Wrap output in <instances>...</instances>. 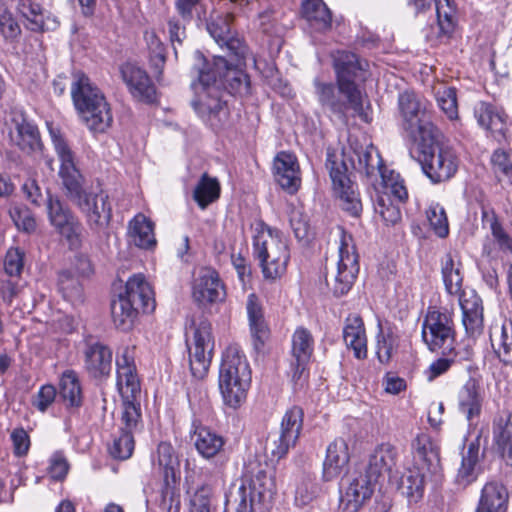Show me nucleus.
<instances>
[{
	"label": "nucleus",
	"instance_id": "obj_1",
	"mask_svg": "<svg viewBox=\"0 0 512 512\" xmlns=\"http://www.w3.org/2000/svg\"><path fill=\"white\" fill-rule=\"evenodd\" d=\"M248 55L249 51L238 61L235 53H225L214 57L212 69L197 68L198 80L192 83L197 99L192 105L212 126H218L228 114L220 99L221 87L231 94L249 93V77L242 70Z\"/></svg>",
	"mask_w": 512,
	"mask_h": 512
},
{
	"label": "nucleus",
	"instance_id": "obj_2",
	"mask_svg": "<svg viewBox=\"0 0 512 512\" xmlns=\"http://www.w3.org/2000/svg\"><path fill=\"white\" fill-rule=\"evenodd\" d=\"M350 152H343L340 156L328 152L326 167L329 170L335 193L338 195L342 209L351 216L358 217L362 211V203L357 192V185L348 176V166L345 157L351 167L363 174L369 180H377L381 172L386 168L377 148L373 145L351 146Z\"/></svg>",
	"mask_w": 512,
	"mask_h": 512
},
{
	"label": "nucleus",
	"instance_id": "obj_3",
	"mask_svg": "<svg viewBox=\"0 0 512 512\" xmlns=\"http://www.w3.org/2000/svg\"><path fill=\"white\" fill-rule=\"evenodd\" d=\"M332 58L337 87L315 79L317 99L322 107L342 119L348 109L360 114L363 110L362 94L355 81L362 78L363 66L357 55L351 52L337 51Z\"/></svg>",
	"mask_w": 512,
	"mask_h": 512
},
{
	"label": "nucleus",
	"instance_id": "obj_4",
	"mask_svg": "<svg viewBox=\"0 0 512 512\" xmlns=\"http://www.w3.org/2000/svg\"><path fill=\"white\" fill-rule=\"evenodd\" d=\"M71 96L76 110L86 126L94 132H104L113 121L112 113L103 93L88 76L74 74Z\"/></svg>",
	"mask_w": 512,
	"mask_h": 512
},
{
	"label": "nucleus",
	"instance_id": "obj_5",
	"mask_svg": "<svg viewBox=\"0 0 512 512\" xmlns=\"http://www.w3.org/2000/svg\"><path fill=\"white\" fill-rule=\"evenodd\" d=\"M251 383V370L245 355L236 345L225 350L219 370V389L223 403L232 409L246 400Z\"/></svg>",
	"mask_w": 512,
	"mask_h": 512
},
{
	"label": "nucleus",
	"instance_id": "obj_6",
	"mask_svg": "<svg viewBox=\"0 0 512 512\" xmlns=\"http://www.w3.org/2000/svg\"><path fill=\"white\" fill-rule=\"evenodd\" d=\"M461 264L456 262L451 254H446L441 262L442 278L446 291L459 297L462 309V322L466 333L471 337L480 335L483 331V307L477 295L466 298L462 292L463 277L460 272Z\"/></svg>",
	"mask_w": 512,
	"mask_h": 512
},
{
	"label": "nucleus",
	"instance_id": "obj_7",
	"mask_svg": "<svg viewBox=\"0 0 512 512\" xmlns=\"http://www.w3.org/2000/svg\"><path fill=\"white\" fill-rule=\"evenodd\" d=\"M253 255L265 279L274 281L286 273L290 252L286 240L277 231L261 226L253 237Z\"/></svg>",
	"mask_w": 512,
	"mask_h": 512
},
{
	"label": "nucleus",
	"instance_id": "obj_8",
	"mask_svg": "<svg viewBox=\"0 0 512 512\" xmlns=\"http://www.w3.org/2000/svg\"><path fill=\"white\" fill-rule=\"evenodd\" d=\"M439 130L431 139H419V161L425 175L433 183L451 179L458 170V157L448 145L438 140Z\"/></svg>",
	"mask_w": 512,
	"mask_h": 512
},
{
	"label": "nucleus",
	"instance_id": "obj_9",
	"mask_svg": "<svg viewBox=\"0 0 512 512\" xmlns=\"http://www.w3.org/2000/svg\"><path fill=\"white\" fill-rule=\"evenodd\" d=\"M398 111L403 129L415 141L431 139L437 127L430 120L425 104L413 91L405 90L398 95Z\"/></svg>",
	"mask_w": 512,
	"mask_h": 512
},
{
	"label": "nucleus",
	"instance_id": "obj_10",
	"mask_svg": "<svg viewBox=\"0 0 512 512\" xmlns=\"http://www.w3.org/2000/svg\"><path fill=\"white\" fill-rule=\"evenodd\" d=\"M50 136L55 152L60 161L59 177L66 197L74 203L87 192L84 185V177L76 167L75 155L62 133L50 128Z\"/></svg>",
	"mask_w": 512,
	"mask_h": 512
},
{
	"label": "nucleus",
	"instance_id": "obj_11",
	"mask_svg": "<svg viewBox=\"0 0 512 512\" xmlns=\"http://www.w3.org/2000/svg\"><path fill=\"white\" fill-rule=\"evenodd\" d=\"M348 239L351 240V237L342 233L337 265L325 276L327 286L337 297L348 293L359 273L358 255Z\"/></svg>",
	"mask_w": 512,
	"mask_h": 512
},
{
	"label": "nucleus",
	"instance_id": "obj_12",
	"mask_svg": "<svg viewBox=\"0 0 512 512\" xmlns=\"http://www.w3.org/2000/svg\"><path fill=\"white\" fill-rule=\"evenodd\" d=\"M187 347L192 375L198 379L204 378L211 365L214 350L212 325L209 321H200L193 332L192 340H187Z\"/></svg>",
	"mask_w": 512,
	"mask_h": 512
},
{
	"label": "nucleus",
	"instance_id": "obj_13",
	"mask_svg": "<svg viewBox=\"0 0 512 512\" xmlns=\"http://www.w3.org/2000/svg\"><path fill=\"white\" fill-rule=\"evenodd\" d=\"M455 330L452 315L436 307H429L422 324V338L431 351L450 347Z\"/></svg>",
	"mask_w": 512,
	"mask_h": 512
},
{
	"label": "nucleus",
	"instance_id": "obj_14",
	"mask_svg": "<svg viewBox=\"0 0 512 512\" xmlns=\"http://www.w3.org/2000/svg\"><path fill=\"white\" fill-rule=\"evenodd\" d=\"M234 16L231 12L224 15H211L206 21V29L215 42L225 50V53H235L239 61L245 53L248 52L247 45L239 38L233 35L231 24Z\"/></svg>",
	"mask_w": 512,
	"mask_h": 512
},
{
	"label": "nucleus",
	"instance_id": "obj_15",
	"mask_svg": "<svg viewBox=\"0 0 512 512\" xmlns=\"http://www.w3.org/2000/svg\"><path fill=\"white\" fill-rule=\"evenodd\" d=\"M376 483L362 471L353 473L342 488L339 511L359 512L365 503L371 498Z\"/></svg>",
	"mask_w": 512,
	"mask_h": 512
},
{
	"label": "nucleus",
	"instance_id": "obj_16",
	"mask_svg": "<svg viewBox=\"0 0 512 512\" xmlns=\"http://www.w3.org/2000/svg\"><path fill=\"white\" fill-rule=\"evenodd\" d=\"M74 204L85 214L89 227L100 231L108 226L112 209L104 192H85Z\"/></svg>",
	"mask_w": 512,
	"mask_h": 512
},
{
	"label": "nucleus",
	"instance_id": "obj_17",
	"mask_svg": "<svg viewBox=\"0 0 512 512\" xmlns=\"http://www.w3.org/2000/svg\"><path fill=\"white\" fill-rule=\"evenodd\" d=\"M47 194V214L51 225L73 243L78 240L82 230L79 219L58 197Z\"/></svg>",
	"mask_w": 512,
	"mask_h": 512
},
{
	"label": "nucleus",
	"instance_id": "obj_18",
	"mask_svg": "<svg viewBox=\"0 0 512 512\" xmlns=\"http://www.w3.org/2000/svg\"><path fill=\"white\" fill-rule=\"evenodd\" d=\"M120 74L129 93L135 100L146 104L156 102V88L144 69L133 63H125L120 67Z\"/></svg>",
	"mask_w": 512,
	"mask_h": 512
},
{
	"label": "nucleus",
	"instance_id": "obj_19",
	"mask_svg": "<svg viewBox=\"0 0 512 512\" xmlns=\"http://www.w3.org/2000/svg\"><path fill=\"white\" fill-rule=\"evenodd\" d=\"M192 297L201 306L224 301L226 291L219 274L210 268L202 269L194 280Z\"/></svg>",
	"mask_w": 512,
	"mask_h": 512
},
{
	"label": "nucleus",
	"instance_id": "obj_20",
	"mask_svg": "<svg viewBox=\"0 0 512 512\" xmlns=\"http://www.w3.org/2000/svg\"><path fill=\"white\" fill-rule=\"evenodd\" d=\"M314 349V339L309 330L299 327L292 336V357L291 367L293 370L292 380L296 383L305 381L308 377L306 372Z\"/></svg>",
	"mask_w": 512,
	"mask_h": 512
},
{
	"label": "nucleus",
	"instance_id": "obj_21",
	"mask_svg": "<svg viewBox=\"0 0 512 512\" xmlns=\"http://www.w3.org/2000/svg\"><path fill=\"white\" fill-rule=\"evenodd\" d=\"M117 386L122 399H138L140 397V381L136 373L133 351L126 348L116 360Z\"/></svg>",
	"mask_w": 512,
	"mask_h": 512
},
{
	"label": "nucleus",
	"instance_id": "obj_22",
	"mask_svg": "<svg viewBox=\"0 0 512 512\" xmlns=\"http://www.w3.org/2000/svg\"><path fill=\"white\" fill-rule=\"evenodd\" d=\"M10 141L27 156L37 158L42 154L43 143L37 126L24 118L15 121L14 128L10 131Z\"/></svg>",
	"mask_w": 512,
	"mask_h": 512
},
{
	"label": "nucleus",
	"instance_id": "obj_23",
	"mask_svg": "<svg viewBox=\"0 0 512 512\" xmlns=\"http://www.w3.org/2000/svg\"><path fill=\"white\" fill-rule=\"evenodd\" d=\"M84 354V367L93 378L108 376L112 369V351L99 341H87Z\"/></svg>",
	"mask_w": 512,
	"mask_h": 512
},
{
	"label": "nucleus",
	"instance_id": "obj_24",
	"mask_svg": "<svg viewBox=\"0 0 512 512\" xmlns=\"http://www.w3.org/2000/svg\"><path fill=\"white\" fill-rule=\"evenodd\" d=\"M350 461L347 442L343 438H336L327 449L323 462L322 478L329 482L339 478L346 472Z\"/></svg>",
	"mask_w": 512,
	"mask_h": 512
},
{
	"label": "nucleus",
	"instance_id": "obj_25",
	"mask_svg": "<svg viewBox=\"0 0 512 512\" xmlns=\"http://www.w3.org/2000/svg\"><path fill=\"white\" fill-rule=\"evenodd\" d=\"M274 175L282 189L290 194L298 191L301 185L300 168L297 158L286 152H280L274 160Z\"/></svg>",
	"mask_w": 512,
	"mask_h": 512
},
{
	"label": "nucleus",
	"instance_id": "obj_26",
	"mask_svg": "<svg viewBox=\"0 0 512 512\" xmlns=\"http://www.w3.org/2000/svg\"><path fill=\"white\" fill-rule=\"evenodd\" d=\"M396 459V448L389 443H382L370 454L368 464L362 472L377 484L385 473L391 471Z\"/></svg>",
	"mask_w": 512,
	"mask_h": 512
},
{
	"label": "nucleus",
	"instance_id": "obj_27",
	"mask_svg": "<svg viewBox=\"0 0 512 512\" xmlns=\"http://www.w3.org/2000/svg\"><path fill=\"white\" fill-rule=\"evenodd\" d=\"M241 501L236 512H252V505L248 504L245 492L246 486L243 483L239 487ZM190 512H216V497L210 485L203 484L198 487L190 498Z\"/></svg>",
	"mask_w": 512,
	"mask_h": 512
},
{
	"label": "nucleus",
	"instance_id": "obj_28",
	"mask_svg": "<svg viewBox=\"0 0 512 512\" xmlns=\"http://www.w3.org/2000/svg\"><path fill=\"white\" fill-rule=\"evenodd\" d=\"M120 294L131 300L143 313L152 312L155 309L153 290L142 274L129 277L124 292Z\"/></svg>",
	"mask_w": 512,
	"mask_h": 512
},
{
	"label": "nucleus",
	"instance_id": "obj_29",
	"mask_svg": "<svg viewBox=\"0 0 512 512\" xmlns=\"http://www.w3.org/2000/svg\"><path fill=\"white\" fill-rule=\"evenodd\" d=\"M246 310L253 338V345L255 350L260 352L266 341L269 339L270 330L264 318L262 305L255 294H250L248 296Z\"/></svg>",
	"mask_w": 512,
	"mask_h": 512
},
{
	"label": "nucleus",
	"instance_id": "obj_30",
	"mask_svg": "<svg viewBox=\"0 0 512 512\" xmlns=\"http://www.w3.org/2000/svg\"><path fill=\"white\" fill-rule=\"evenodd\" d=\"M508 501L507 487L499 480H490L481 490L475 512H505Z\"/></svg>",
	"mask_w": 512,
	"mask_h": 512
},
{
	"label": "nucleus",
	"instance_id": "obj_31",
	"mask_svg": "<svg viewBox=\"0 0 512 512\" xmlns=\"http://www.w3.org/2000/svg\"><path fill=\"white\" fill-rule=\"evenodd\" d=\"M484 456L483 452H480V443L477 438L468 444L466 452L462 454V461L460 468L456 475V481L458 484L467 486L478 478L482 472L481 460Z\"/></svg>",
	"mask_w": 512,
	"mask_h": 512
},
{
	"label": "nucleus",
	"instance_id": "obj_32",
	"mask_svg": "<svg viewBox=\"0 0 512 512\" xmlns=\"http://www.w3.org/2000/svg\"><path fill=\"white\" fill-rule=\"evenodd\" d=\"M343 339L346 346L353 350L357 359L367 357V337L362 318L359 315H349L343 328Z\"/></svg>",
	"mask_w": 512,
	"mask_h": 512
},
{
	"label": "nucleus",
	"instance_id": "obj_33",
	"mask_svg": "<svg viewBox=\"0 0 512 512\" xmlns=\"http://www.w3.org/2000/svg\"><path fill=\"white\" fill-rule=\"evenodd\" d=\"M474 113L478 124L489 131L498 142L506 139L505 117L493 105L481 102L475 107Z\"/></svg>",
	"mask_w": 512,
	"mask_h": 512
},
{
	"label": "nucleus",
	"instance_id": "obj_34",
	"mask_svg": "<svg viewBox=\"0 0 512 512\" xmlns=\"http://www.w3.org/2000/svg\"><path fill=\"white\" fill-rule=\"evenodd\" d=\"M490 342L497 358L503 364L512 366V321L494 324L490 328Z\"/></svg>",
	"mask_w": 512,
	"mask_h": 512
},
{
	"label": "nucleus",
	"instance_id": "obj_35",
	"mask_svg": "<svg viewBox=\"0 0 512 512\" xmlns=\"http://www.w3.org/2000/svg\"><path fill=\"white\" fill-rule=\"evenodd\" d=\"M425 478L424 468L416 466L407 469L400 477L397 488L409 504H416L423 499Z\"/></svg>",
	"mask_w": 512,
	"mask_h": 512
},
{
	"label": "nucleus",
	"instance_id": "obj_36",
	"mask_svg": "<svg viewBox=\"0 0 512 512\" xmlns=\"http://www.w3.org/2000/svg\"><path fill=\"white\" fill-rule=\"evenodd\" d=\"M18 10L26 20V28L33 32L53 30L58 26L55 19L45 18L43 9L33 0H19Z\"/></svg>",
	"mask_w": 512,
	"mask_h": 512
},
{
	"label": "nucleus",
	"instance_id": "obj_37",
	"mask_svg": "<svg viewBox=\"0 0 512 512\" xmlns=\"http://www.w3.org/2000/svg\"><path fill=\"white\" fill-rule=\"evenodd\" d=\"M459 409L468 421L478 417L481 412L483 396L479 382L469 378L459 391Z\"/></svg>",
	"mask_w": 512,
	"mask_h": 512
},
{
	"label": "nucleus",
	"instance_id": "obj_38",
	"mask_svg": "<svg viewBox=\"0 0 512 512\" xmlns=\"http://www.w3.org/2000/svg\"><path fill=\"white\" fill-rule=\"evenodd\" d=\"M111 317L114 326L121 331H129L137 321L138 315L142 312L131 300L119 294L111 301Z\"/></svg>",
	"mask_w": 512,
	"mask_h": 512
},
{
	"label": "nucleus",
	"instance_id": "obj_39",
	"mask_svg": "<svg viewBox=\"0 0 512 512\" xmlns=\"http://www.w3.org/2000/svg\"><path fill=\"white\" fill-rule=\"evenodd\" d=\"M301 13L310 28L317 32H325L332 26V14L323 0H305Z\"/></svg>",
	"mask_w": 512,
	"mask_h": 512
},
{
	"label": "nucleus",
	"instance_id": "obj_40",
	"mask_svg": "<svg viewBox=\"0 0 512 512\" xmlns=\"http://www.w3.org/2000/svg\"><path fill=\"white\" fill-rule=\"evenodd\" d=\"M128 235L134 245L142 249H153L157 244L154 223L142 213L129 222Z\"/></svg>",
	"mask_w": 512,
	"mask_h": 512
},
{
	"label": "nucleus",
	"instance_id": "obj_41",
	"mask_svg": "<svg viewBox=\"0 0 512 512\" xmlns=\"http://www.w3.org/2000/svg\"><path fill=\"white\" fill-rule=\"evenodd\" d=\"M493 436L501 457L512 465V411L504 412L495 419Z\"/></svg>",
	"mask_w": 512,
	"mask_h": 512
},
{
	"label": "nucleus",
	"instance_id": "obj_42",
	"mask_svg": "<svg viewBox=\"0 0 512 512\" xmlns=\"http://www.w3.org/2000/svg\"><path fill=\"white\" fill-rule=\"evenodd\" d=\"M192 438L196 450L206 459L215 457L224 445L222 436L201 425L195 426Z\"/></svg>",
	"mask_w": 512,
	"mask_h": 512
},
{
	"label": "nucleus",
	"instance_id": "obj_43",
	"mask_svg": "<svg viewBox=\"0 0 512 512\" xmlns=\"http://www.w3.org/2000/svg\"><path fill=\"white\" fill-rule=\"evenodd\" d=\"M415 461L422 462L427 470L436 469L440 462L438 446L426 433L418 434L411 443Z\"/></svg>",
	"mask_w": 512,
	"mask_h": 512
},
{
	"label": "nucleus",
	"instance_id": "obj_44",
	"mask_svg": "<svg viewBox=\"0 0 512 512\" xmlns=\"http://www.w3.org/2000/svg\"><path fill=\"white\" fill-rule=\"evenodd\" d=\"M59 395L67 408H79L82 405L81 384L73 370L63 372L59 382Z\"/></svg>",
	"mask_w": 512,
	"mask_h": 512
},
{
	"label": "nucleus",
	"instance_id": "obj_45",
	"mask_svg": "<svg viewBox=\"0 0 512 512\" xmlns=\"http://www.w3.org/2000/svg\"><path fill=\"white\" fill-rule=\"evenodd\" d=\"M221 186L216 177L203 173L193 191V199L201 209L207 208L220 197Z\"/></svg>",
	"mask_w": 512,
	"mask_h": 512
},
{
	"label": "nucleus",
	"instance_id": "obj_46",
	"mask_svg": "<svg viewBox=\"0 0 512 512\" xmlns=\"http://www.w3.org/2000/svg\"><path fill=\"white\" fill-rule=\"evenodd\" d=\"M153 466L158 467L163 472L166 485L170 483V479L175 481V468L178 466V459L174 449L170 443L161 442L152 458Z\"/></svg>",
	"mask_w": 512,
	"mask_h": 512
},
{
	"label": "nucleus",
	"instance_id": "obj_47",
	"mask_svg": "<svg viewBox=\"0 0 512 512\" xmlns=\"http://www.w3.org/2000/svg\"><path fill=\"white\" fill-rule=\"evenodd\" d=\"M142 429L141 405L138 399H123L120 431L134 433Z\"/></svg>",
	"mask_w": 512,
	"mask_h": 512
},
{
	"label": "nucleus",
	"instance_id": "obj_48",
	"mask_svg": "<svg viewBox=\"0 0 512 512\" xmlns=\"http://www.w3.org/2000/svg\"><path fill=\"white\" fill-rule=\"evenodd\" d=\"M303 410L293 406L283 416L280 433L284 434L287 443H296L303 426Z\"/></svg>",
	"mask_w": 512,
	"mask_h": 512
},
{
	"label": "nucleus",
	"instance_id": "obj_49",
	"mask_svg": "<svg viewBox=\"0 0 512 512\" xmlns=\"http://www.w3.org/2000/svg\"><path fill=\"white\" fill-rule=\"evenodd\" d=\"M434 2L437 21L441 34L450 36L457 25L456 9L450 0H430V4Z\"/></svg>",
	"mask_w": 512,
	"mask_h": 512
},
{
	"label": "nucleus",
	"instance_id": "obj_50",
	"mask_svg": "<svg viewBox=\"0 0 512 512\" xmlns=\"http://www.w3.org/2000/svg\"><path fill=\"white\" fill-rule=\"evenodd\" d=\"M491 164L498 181L512 185V151L495 150L491 156Z\"/></svg>",
	"mask_w": 512,
	"mask_h": 512
},
{
	"label": "nucleus",
	"instance_id": "obj_51",
	"mask_svg": "<svg viewBox=\"0 0 512 512\" xmlns=\"http://www.w3.org/2000/svg\"><path fill=\"white\" fill-rule=\"evenodd\" d=\"M58 287L63 297L73 304L83 301L82 286L70 271L65 270L59 273Z\"/></svg>",
	"mask_w": 512,
	"mask_h": 512
},
{
	"label": "nucleus",
	"instance_id": "obj_52",
	"mask_svg": "<svg viewBox=\"0 0 512 512\" xmlns=\"http://www.w3.org/2000/svg\"><path fill=\"white\" fill-rule=\"evenodd\" d=\"M378 177L385 189L384 194L390 193L400 202H404L408 198V191L399 173L393 170L388 171L385 168Z\"/></svg>",
	"mask_w": 512,
	"mask_h": 512
},
{
	"label": "nucleus",
	"instance_id": "obj_53",
	"mask_svg": "<svg viewBox=\"0 0 512 512\" xmlns=\"http://www.w3.org/2000/svg\"><path fill=\"white\" fill-rule=\"evenodd\" d=\"M435 97L438 106L448 119L455 120L458 118V104L455 88L441 86L436 90Z\"/></svg>",
	"mask_w": 512,
	"mask_h": 512
},
{
	"label": "nucleus",
	"instance_id": "obj_54",
	"mask_svg": "<svg viewBox=\"0 0 512 512\" xmlns=\"http://www.w3.org/2000/svg\"><path fill=\"white\" fill-rule=\"evenodd\" d=\"M398 347L397 336L391 331L382 329L377 335V357L380 363L388 364L392 359L394 351Z\"/></svg>",
	"mask_w": 512,
	"mask_h": 512
},
{
	"label": "nucleus",
	"instance_id": "obj_55",
	"mask_svg": "<svg viewBox=\"0 0 512 512\" xmlns=\"http://www.w3.org/2000/svg\"><path fill=\"white\" fill-rule=\"evenodd\" d=\"M176 9L181 18L197 24L206 19V10L201 0H176Z\"/></svg>",
	"mask_w": 512,
	"mask_h": 512
},
{
	"label": "nucleus",
	"instance_id": "obj_56",
	"mask_svg": "<svg viewBox=\"0 0 512 512\" xmlns=\"http://www.w3.org/2000/svg\"><path fill=\"white\" fill-rule=\"evenodd\" d=\"M134 435L120 431L119 437L115 438L112 446L109 448L111 456L115 459L126 460L134 450Z\"/></svg>",
	"mask_w": 512,
	"mask_h": 512
},
{
	"label": "nucleus",
	"instance_id": "obj_57",
	"mask_svg": "<svg viewBox=\"0 0 512 512\" xmlns=\"http://www.w3.org/2000/svg\"><path fill=\"white\" fill-rule=\"evenodd\" d=\"M426 215L435 234L441 238L446 237L449 233V226L444 208L439 204L431 205L428 208Z\"/></svg>",
	"mask_w": 512,
	"mask_h": 512
},
{
	"label": "nucleus",
	"instance_id": "obj_58",
	"mask_svg": "<svg viewBox=\"0 0 512 512\" xmlns=\"http://www.w3.org/2000/svg\"><path fill=\"white\" fill-rule=\"evenodd\" d=\"M9 213L11 219L19 230L28 234L36 230V220L34 215L26 206H14L10 209Z\"/></svg>",
	"mask_w": 512,
	"mask_h": 512
},
{
	"label": "nucleus",
	"instance_id": "obj_59",
	"mask_svg": "<svg viewBox=\"0 0 512 512\" xmlns=\"http://www.w3.org/2000/svg\"><path fill=\"white\" fill-rule=\"evenodd\" d=\"M274 487L273 481L264 470H259L249 481L251 502L257 496L261 500L266 492L271 493Z\"/></svg>",
	"mask_w": 512,
	"mask_h": 512
},
{
	"label": "nucleus",
	"instance_id": "obj_60",
	"mask_svg": "<svg viewBox=\"0 0 512 512\" xmlns=\"http://www.w3.org/2000/svg\"><path fill=\"white\" fill-rule=\"evenodd\" d=\"M290 226L295 237L299 240H308L310 225L307 216L298 208H293L289 214Z\"/></svg>",
	"mask_w": 512,
	"mask_h": 512
},
{
	"label": "nucleus",
	"instance_id": "obj_61",
	"mask_svg": "<svg viewBox=\"0 0 512 512\" xmlns=\"http://www.w3.org/2000/svg\"><path fill=\"white\" fill-rule=\"evenodd\" d=\"M0 33L9 42L16 41L21 35L20 25L10 12L0 13Z\"/></svg>",
	"mask_w": 512,
	"mask_h": 512
},
{
	"label": "nucleus",
	"instance_id": "obj_62",
	"mask_svg": "<svg viewBox=\"0 0 512 512\" xmlns=\"http://www.w3.org/2000/svg\"><path fill=\"white\" fill-rule=\"evenodd\" d=\"M24 267V252L19 248H10L5 256L4 269L5 272L13 277L19 276Z\"/></svg>",
	"mask_w": 512,
	"mask_h": 512
},
{
	"label": "nucleus",
	"instance_id": "obj_63",
	"mask_svg": "<svg viewBox=\"0 0 512 512\" xmlns=\"http://www.w3.org/2000/svg\"><path fill=\"white\" fill-rule=\"evenodd\" d=\"M488 221L493 238L499 248L503 251L512 252V238L505 232L494 213L488 218Z\"/></svg>",
	"mask_w": 512,
	"mask_h": 512
},
{
	"label": "nucleus",
	"instance_id": "obj_64",
	"mask_svg": "<svg viewBox=\"0 0 512 512\" xmlns=\"http://www.w3.org/2000/svg\"><path fill=\"white\" fill-rule=\"evenodd\" d=\"M57 395L56 388L53 385H43L33 400V405L41 412H45L54 402Z\"/></svg>",
	"mask_w": 512,
	"mask_h": 512
}]
</instances>
